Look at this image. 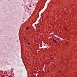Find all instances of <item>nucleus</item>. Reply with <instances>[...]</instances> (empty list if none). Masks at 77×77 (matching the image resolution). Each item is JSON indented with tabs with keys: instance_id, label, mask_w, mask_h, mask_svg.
Returning a JSON list of instances; mask_svg holds the SVG:
<instances>
[{
	"instance_id": "6",
	"label": "nucleus",
	"mask_w": 77,
	"mask_h": 77,
	"mask_svg": "<svg viewBox=\"0 0 77 77\" xmlns=\"http://www.w3.org/2000/svg\"><path fill=\"white\" fill-rule=\"evenodd\" d=\"M24 39H25V38H24Z\"/></svg>"
},
{
	"instance_id": "4",
	"label": "nucleus",
	"mask_w": 77,
	"mask_h": 77,
	"mask_svg": "<svg viewBox=\"0 0 77 77\" xmlns=\"http://www.w3.org/2000/svg\"><path fill=\"white\" fill-rule=\"evenodd\" d=\"M30 44V43H29H29H28V44H29H29Z\"/></svg>"
},
{
	"instance_id": "5",
	"label": "nucleus",
	"mask_w": 77,
	"mask_h": 77,
	"mask_svg": "<svg viewBox=\"0 0 77 77\" xmlns=\"http://www.w3.org/2000/svg\"><path fill=\"white\" fill-rule=\"evenodd\" d=\"M60 72H60V71L59 72L60 73Z\"/></svg>"
},
{
	"instance_id": "1",
	"label": "nucleus",
	"mask_w": 77,
	"mask_h": 77,
	"mask_svg": "<svg viewBox=\"0 0 77 77\" xmlns=\"http://www.w3.org/2000/svg\"><path fill=\"white\" fill-rule=\"evenodd\" d=\"M28 28H29V27H28L27 28H26V30H28Z\"/></svg>"
},
{
	"instance_id": "3",
	"label": "nucleus",
	"mask_w": 77,
	"mask_h": 77,
	"mask_svg": "<svg viewBox=\"0 0 77 77\" xmlns=\"http://www.w3.org/2000/svg\"><path fill=\"white\" fill-rule=\"evenodd\" d=\"M55 42L56 44H57V42L56 41H55Z\"/></svg>"
},
{
	"instance_id": "2",
	"label": "nucleus",
	"mask_w": 77,
	"mask_h": 77,
	"mask_svg": "<svg viewBox=\"0 0 77 77\" xmlns=\"http://www.w3.org/2000/svg\"><path fill=\"white\" fill-rule=\"evenodd\" d=\"M53 41H54V42L55 41V40H54V39H53Z\"/></svg>"
}]
</instances>
